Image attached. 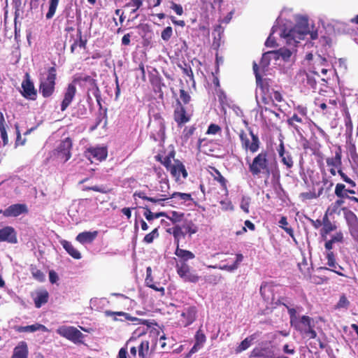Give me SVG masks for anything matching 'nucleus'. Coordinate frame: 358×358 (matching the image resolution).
I'll return each instance as SVG.
<instances>
[{
	"instance_id": "f257e3e1",
	"label": "nucleus",
	"mask_w": 358,
	"mask_h": 358,
	"mask_svg": "<svg viewBox=\"0 0 358 358\" xmlns=\"http://www.w3.org/2000/svg\"><path fill=\"white\" fill-rule=\"evenodd\" d=\"M268 154L266 151H262L257 155L252 161L248 157L245 160L248 169L253 177L265 176L268 178L271 175V167L268 160Z\"/></svg>"
},
{
	"instance_id": "f03ea898",
	"label": "nucleus",
	"mask_w": 358,
	"mask_h": 358,
	"mask_svg": "<svg viewBox=\"0 0 358 358\" xmlns=\"http://www.w3.org/2000/svg\"><path fill=\"white\" fill-rule=\"evenodd\" d=\"M73 83H78L80 87L87 88V101H91L90 93L94 95L96 98L97 103L101 107V90L97 85V81L90 76H78L73 79Z\"/></svg>"
},
{
	"instance_id": "7ed1b4c3",
	"label": "nucleus",
	"mask_w": 358,
	"mask_h": 358,
	"mask_svg": "<svg viewBox=\"0 0 358 358\" xmlns=\"http://www.w3.org/2000/svg\"><path fill=\"white\" fill-rule=\"evenodd\" d=\"M291 326L307 339H313L317 337V332L314 329L313 319L309 316H301Z\"/></svg>"
},
{
	"instance_id": "20e7f679",
	"label": "nucleus",
	"mask_w": 358,
	"mask_h": 358,
	"mask_svg": "<svg viewBox=\"0 0 358 358\" xmlns=\"http://www.w3.org/2000/svg\"><path fill=\"white\" fill-rule=\"evenodd\" d=\"M56 79V68L51 66L48 69L46 78L41 80L39 85V92L44 98H49L54 94L55 91Z\"/></svg>"
},
{
	"instance_id": "39448f33",
	"label": "nucleus",
	"mask_w": 358,
	"mask_h": 358,
	"mask_svg": "<svg viewBox=\"0 0 358 358\" xmlns=\"http://www.w3.org/2000/svg\"><path fill=\"white\" fill-rule=\"evenodd\" d=\"M248 131L251 137V141L249 139L243 129L240 130L238 133L241 147L246 152L250 151L252 153L257 152L261 145L259 138L257 134H254L250 127L248 128Z\"/></svg>"
},
{
	"instance_id": "423d86ee",
	"label": "nucleus",
	"mask_w": 358,
	"mask_h": 358,
	"mask_svg": "<svg viewBox=\"0 0 358 358\" xmlns=\"http://www.w3.org/2000/svg\"><path fill=\"white\" fill-rule=\"evenodd\" d=\"M342 150L341 146H338L335 151V156L334 157H329L327 159V164L329 167H335L338 169V173L342 180L348 183L351 187H356V182L350 178L341 169L342 166Z\"/></svg>"
},
{
	"instance_id": "0eeeda50",
	"label": "nucleus",
	"mask_w": 358,
	"mask_h": 358,
	"mask_svg": "<svg viewBox=\"0 0 358 358\" xmlns=\"http://www.w3.org/2000/svg\"><path fill=\"white\" fill-rule=\"evenodd\" d=\"M73 142L70 137L61 141L59 145L53 150V156L59 161L65 163L71 157Z\"/></svg>"
},
{
	"instance_id": "6e6552de",
	"label": "nucleus",
	"mask_w": 358,
	"mask_h": 358,
	"mask_svg": "<svg viewBox=\"0 0 358 358\" xmlns=\"http://www.w3.org/2000/svg\"><path fill=\"white\" fill-rule=\"evenodd\" d=\"M307 33V30H302L300 27L295 26L292 29H284L280 34V36L285 39L289 45L295 46L301 40L304 38V36Z\"/></svg>"
},
{
	"instance_id": "1a4fd4ad",
	"label": "nucleus",
	"mask_w": 358,
	"mask_h": 358,
	"mask_svg": "<svg viewBox=\"0 0 358 358\" xmlns=\"http://www.w3.org/2000/svg\"><path fill=\"white\" fill-rule=\"evenodd\" d=\"M56 332L74 343H82L84 334L76 327L73 326H61L59 327Z\"/></svg>"
},
{
	"instance_id": "9d476101",
	"label": "nucleus",
	"mask_w": 358,
	"mask_h": 358,
	"mask_svg": "<svg viewBox=\"0 0 358 358\" xmlns=\"http://www.w3.org/2000/svg\"><path fill=\"white\" fill-rule=\"evenodd\" d=\"M176 268L177 273L185 282L196 283L200 279V276L187 263H176Z\"/></svg>"
},
{
	"instance_id": "9b49d317",
	"label": "nucleus",
	"mask_w": 358,
	"mask_h": 358,
	"mask_svg": "<svg viewBox=\"0 0 358 358\" xmlns=\"http://www.w3.org/2000/svg\"><path fill=\"white\" fill-rule=\"evenodd\" d=\"M69 41L71 45V53L74 54L78 47L86 49L87 41L83 38L82 30L78 28L76 33H70L66 35V41Z\"/></svg>"
},
{
	"instance_id": "f8f14e48",
	"label": "nucleus",
	"mask_w": 358,
	"mask_h": 358,
	"mask_svg": "<svg viewBox=\"0 0 358 358\" xmlns=\"http://www.w3.org/2000/svg\"><path fill=\"white\" fill-rule=\"evenodd\" d=\"M274 291L275 287L268 283L263 284L260 287V294L264 300L272 306H277L281 305L282 301L285 299L275 300Z\"/></svg>"
},
{
	"instance_id": "ddd939ff",
	"label": "nucleus",
	"mask_w": 358,
	"mask_h": 358,
	"mask_svg": "<svg viewBox=\"0 0 358 358\" xmlns=\"http://www.w3.org/2000/svg\"><path fill=\"white\" fill-rule=\"evenodd\" d=\"M22 95L30 100L35 101L37 97V90L35 89L33 82L30 80L29 73H26L25 79L22 83Z\"/></svg>"
},
{
	"instance_id": "4468645a",
	"label": "nucleus",
	"mask_w": 358,
	"mask_h": 358,
	"mask_svg": "<svg viewBox=\"0 0 358 358\" xmlns=\"http://www.w3.org/2000/svg\"><path fill=\"white\" fill-rule=\"evenodd\" d=\"M173 118L178 126L180 127L190 120V116L187 114L184 106L178 99L173 112Z\"/></svg>"
},
{
	"instance_id": "2eb2a0df",
	"label": "nucleus",
	"mask_w": 358,
	"mask_h": 358,
	"mask_svg": "<svg viewBox=\"0 0 358 358\" xmlns=\"http://www.w3.org/2000/svg\"><path fill=\"white\" fill-rule=\"evenodd\" d=\"M28 208L24 203L12 204L3 210V216L6 217H17L28 213Z\"/></svg>"
},
{
	"instance_id": "dca6fc26",
	"label": "nucleus",
	"mask_w": 358,
	"mask_h": 358,
	"mask_svg": "<svg viewBox=\"0 0 358 358\" xmlns=\"http://www.w3.org/2000/svg\"><path fill=\"white\" fill-rule=\"evenodd\" d=\"M0 242L17 243V233L13 227L6 226L0 229Z\"/></svg>"
},
{
	"instance_id": "f3484780",
	"label": "nucleus",
	"mask_w": 358,
	"mask_h": 358,
	"mask_svg": "<svg viewBox=\"0 0 358 358\" xmlns=\"http://www.w3.org/2000/svg\"><path fill=\"white\" fill-rule=\"evenodd\" d=\"M76 87L73 83H69L66 89L64 99L61 103V110L64 111L70 106L76 94Z\"/></svg>"
},
{
	"instance_id": "a211bd4d",
	"label": "nucleus",
	"mask_w": 358,
	"mask_h": 358,
	"mask_svg": "<svg viewBox=\"0 0 358 358\" xmlns=\"http://www.w3.org/2000/svg\"><path fill=\"white\" fill-rule=\"evenodd\" d=\"M106 316H113V315H119V316H123L125 320L129 321H136L140 320V324L146 325L148 327H151L152 325L157 326L156 322H150L148 320H138L136 317L131 316L129 313L122 312V311H117V312H113L111 310H106L104 312Z\"/></svg>"
},
{
	"instance_id": "6ab92c4d",
	"label": "nucleus",
	"mask_w": 358,
	"mask_h": 358,
	"mask_svg": "<svg viewBox=\"0 0 358 358\" xmlns=\"http://www.w3.org/2000/svg\"><path fill=\"white\" fill-rule=\"evenodd\" d=\"M170 173L176 180L180 179V175H182L184 179L187 178L188 176L184 164L178 159L174 160V164H173V167L171 168Z\"/></svg>"
},
{
	"instance_id": "aec40b11",
	"label": "nucleus",
	"mask_w": 358,
	"mask_h": 358,
	"mask_svg": "<svg viewBox=\"0 0 358 358\" xmlns=\"http://www.w3.org/2000/svg\"><path fill=\"white\" fill-rule=\"evenodd\" d=\"M29 348L25 341H20L13 349L11 358H28Z\"/></svg>"
},
{
	"instance_id": "412c9836",
	"label": "nucleus",
	"mask_w": 358,
	"mask_h": 358,
	"mask_svg": "<svg viewBox=\"0 0 358 358\" xmlns=\"http://www.w3.org/2000/svg\"><path fill=\"white\" fill-rule=\"evenodd\" d=\"M174 254L179 259V262H177L176 263H187V261L192 259L195 257V255L193 252L189 250L180 248V245L176 246Z\"/></svg>"
},
{
	"instance_id": "4be33fe9",
	"label": "nucleus",
	"mask_w": 358,
	"mask_h": 358,
	"mask_svg": "<svg viewBox=\"0 0 358 358\" xmlns=\"http://www.w3.org/2000/svg\"><path fill=\"white\" fill-rule=\"evenodd\" d=\"M15 330L20 333L34 332L36 331H41L43 332L48 331V329L45 325L38 323L27 326H17L15 327Z\"/></svg>"
},
{
	"instance_id": "5701e85b",
	"label": "nucleus",
	"mask_w": 358,
	"mask_h": 358,
	"mask_svg": "<svg viewBox=\"0 0 358 358\" xmlns=\"http://www.w3.org/2000/svg\"><path fill=\"white\" fill-rule=\"evenodd\" d=\"M87 152L99 161L104 160L108 155L107 149L103 147L90 148Z\"/></svg>"
},
{
	"instance_id": "b1692460",
	"label": "nucleus",
	"mask_w": 358,
	"mask_h": 358,
	"mask_svg": "<svg viewBox=\"0 0 358 358\" xmlns=\"http://www.w3.org/2000/svg\"><path fill=\"white\" fill-rule=\"evenodd\" d=\"M98 236V231H84L78 234L76 241L79 243L84 244L87 243H92Z\"/></svg>"
},
{
	"instance_id": "393cba45",
	"label": "nucleus",
	"mask_w": 358,
	"mask_h": 358,
	"mask_svg": "<svg viewBox=\"0 0 358 358\" xmlns=\"http://www.w3.org/2000/svg\"><path fill=\"white\" fill-rule=\"evenodd\" d=\"M174 157H175V152L171 151L165 157H163V156L162 155L158 154L155 156V159L156 161H157V162H160L162 164H163L167 171H171V168L173 167V164H171V159H173Z\"/></svg>"
},
{
	"instance_id": "a878e982",
	"label": "nucleus",
	"mask_w": 358,
	"mask_h": 358,
	"mask_svg": "<svg viewBox=\"0 0 358 358\" xmlns=\"http://www.w3.org/2000/svg\"><path fill=\"white\" fill-rule=\"evenodd\" d=\"M341 210L348 227L358 222V217L352 210L347 207H343Z\"/></svg>"
},
{
	"instance_id": "bb28decb",
	"label": "nucleus",
	"mask_w": 358,
	"mask_h": 358,
	"mask_svg": "<svg viewBox=\"0 0 358 358\" xmlns=\"http://www.w3.org/2000/svg\"><path fill=\"white\" fill-rule=\"evenodd\" d=\"M62 245L73 258L80 259L81 258L80 252L75 248L72 243L68 241L64 240L61 242Z\"/></svg>"
},
{
	"instance_id": "cd10ccee",
	"label": "nucleus",
	"mask_w": 358,
	"mask_h": 358,
	"mask_svg": "<svg viewBox=\"0 0 358 358\" xmlns=\"http://www.w3.org/2000/svg\"><path fill=\"white\" fill-rule=\"evenodd\" d=\"M206 342V336L201 329H199L195 335V343L192 348L190 352L194 353L198 351Z\"/></svg>"
},
{
	"instance_id": "c85d7f7f",
	"label": "nucleus",
	"mask_w": 358,
	"mask_h": 358,
	"mask_svg": "<svg viewBox=\"0 0 358 358\" xmlns=\"http://www.w3.org/2000/svg\"><path fill=\"white\" fill-rule=\"evenodd\" d=\"M181 227H182L184 232L189 237L197 233L199 231V227L192 220H185Z\"/></svg>"
},
{
	"instance_id": "c756f323",
	"label": "nucleus",
	"mask_w": 358,
	"mask_h": 358,
	"mask_svg": "<svg viewBox=\"0 0 358 358\" xmlns=\"http://www.w3.org/2000/svg\"><path fill=\"white\" fill-rule=\"evenodd\" d=\"M197 310L195 306L188 307L185 312L182 313V316L187 319L185 326L191 324L196 317Z\"/></svg>"
},
{
	"instance_id": "7c9ffc66",
	"label": "nucleus",
	"mask_w": 358,
	"mask_h": 358,
	"mask_svg": "<svg viewBox=\"0 0 358 358\" xmlns=\"http://www.w3.org/2000/svg\"><path fill=\"white\" fill-rule=\"evenodd\" d=\"M49 294L46 290H42L37 292L36 296L34 298L35 306L38 308H41L48 301Z\"/></svg>"
},
{
	"instance_id": "2f4dec72",
	"label": "nucleus",
	"mask_w": 358,
	"mask_h": 358,
	"mask_svg": "<svg viewBox=\"0 0 358 358\" xmlns=\"http://www.w3.org/2000/svg\"><path fill=\"white\" fill-rule=\"evenodd\" d=\"M257 86L263 94H266L269 92L271 79L263 78L261 76H257L256 79Z\"/></svg>"
},
{
	"instance_id": "473e14b6",
	"label": "nucleus",
	"mask_w": 358,
	"mask_h": 358,
	"mask_svg": "<svg viewBox=\"0 0 358 358\" xmlns=\"http://www.w3.org/2000/svg\"><path fill=\"white\" fill-rule=\"evenodd\" d=\"M153 124L157 127L155 134L157 137L163 138L165 135V123L164 119L160 116L156 115Z\"/></svg>"
},
{
	"instance_id": "72a5a7b5",
	"label": "nucleus",
	"mask_w": 358,
	"mask_h": 358,
	"mask_svg": "<svg viewBox=\"0 0 358 358\" xmlns=\"http://www.w3.org/2000/svg\"><path fill=\"white\" fill-rule=\"evenodd\" d=\"M134 196H138L141 199H143L144 200L149 201L152 203H161L162 201H164L167 199V197L166 195H160L158 198H154V197H149L145 195V193L141 191L136 192L134 194Z\"/></svg>"
},
{
	"instance_id": "f704fd0d",
	"label": "nucleus",
	"mask_w": 358,
	"mask_h": 358,
	"mask_svg": "<svg viewBox=\"0 0 358 358\" xmlns=\"http://www.w3.org/2000/svg\"><path fill=\"white\" fill-rule=\"evenodd\" d=\"M256 338V334H252L248 337L245 338L243 341L241 342L238 346L236 348V352L240 353L247 350L250 345L252 341Z\"/></svg>"
},
{
	"instance_id": "c9c22d12",
	"label": "nucleus",
	"mask_w": 358,
	"mask_h": 358,
	"mask_svg": "<svg viewBox=\"0 0 358 358\" xmlns=\"http://www.w3.org/2000/svg\"><path fill=\"white\" fill-rule=\"evenodd\" d=\"M173 230V236L174 238V242L176 246L180 245V241L181 238H184L186 236V233L184 232L182 227L179 225H176L172 228Z\"/></svg>"
},
{
	"instance_id": "e433bc0d",
	"label": "nucleus",
	"mask_w": 358,
	"mask_h": 358,
	"mask_svg": "<svg viewBox=\"0 0 358 358\" xmlns=\"http://www.w3.org/2000/svg\"><path fill=\"white\" fill-rule=\"evenodd\" d=\"M143 208L145 209L143 215L146 220L148 221H151L154 219H157L161 217H168V214L166 212H158L154 213L151 212L150 209L148 206H145Z\"/></svg>"
},
{
	"instance_id": "4c0bfd02",
	"label": "nucleus",
	"mask_w": 358,
	"mask_h": 358,
	"mask_svg": "<svg viewBox=\"0 0 358 358\" xmlns=\"http://www.w3.org/2000/svg\"><path fill=\"white\" fill-rule=\"evenodd\" d=\"M150 348L148 341H142L138 345V354L139 358H147L149 355Z\"/></svg>"
},
{
	"instance_id": "58836bf2",
	"label": "nucleus",
	"mask_w": 358,
	"mask_h": 358,
	"mask_svg": "<svg viewBox=\"0 0 358 358\" xmlns=\"http://www.w3.org/2000/svg\"><path fill=\"white\" fill-rule=\"evenodd\" d=\"M338 228L336 222H331L329 224H326L324 227L320 230V235L323 239H326L327 236L331 232L336 231Z\"/></svg>"
},
{
	"instance_id": "ea45409f",
	"label": "nucleus",
	"mask_w": 358,
	"mask_h": 358,
	"mask_svg": "<svg viewBox=\"0 0 358 358\" xmlns=\"http://www.w3.org/2000/svg\"><path fill=\"white\" fill-rule=\"evenodd\" d=\"M30 271L33 278L38 282H43L45 280V275L42 271L38 269L36 265L30 266Z\"/></svg>"
},
{
	"instance_id": "a19ab883",
	"label": "nucleus",
	"mask_w": 358,
	"mask_h": 358,
	"mask_svg": "<svg viewBox=\"0 0 358 358\" xmlns=\"http://www.w3.org/2000/svg\"><path fill=\"white\" fill-rule=\"evenodd\" d=\"M348 189L343 183H337L335 187L334 194L338 198L348 197Z\"/></svg>"
},
{
	"instance_id": "79ce46f5",
	"label": "nucleus",
	"mask_w": 358,
	"mask_h": 358,
	"mask_svg": "<svg viewBox=\"0 0 358 358\" xmlns=\"http://www.w3.org/2000/svg\"><path fill=\"white\" fill-rule=\"evenodd\" d=\"M326 259L327 260V264L330 267V268H336V266H338V268L341 269V270H344L343 267L338 265L337 263H336V256L334 255V252H327L326 254Z\"/></svg>"
},
{
	"instance_id": "37998d69",
	"label": "nucleus",
	"mask_w": 358,
	"mask_h": 358,
	"mask_svg": "<svg viewBox=\"0 0 358 358\" xmlns=\"http://www.w3.org/2000/svg\"><path fill=\"white\" fill-rule=\"evenodd\" d=\"M287 124H289V126L294 128L296 131V132H298V133L300 132L299 127L296 124V123H302L303 120L300 117H299V115L297 114L294 113L291 117L287 119Z\"/></svg>"
},
{
	"instance_id": "c03bdc74",
	"label": "nucleus",
	"mask_w": 358,
	"mask_h": 358,
	"mask_svg": "<svg viewBox=\"0 0 358 358\" xmlns=\"http://www.w3.org/2000/svg\"><path fill=\"white\" fill-rule=\"evenodd\" d=\"M350 302L345 294H342L335 306V309H348Z\"/></svg>"
},
{
	"instance_id": "a18cd8bd",
	"label": "nucleus",
	"mask_w": 358,
	"mask_h": 358,
	"mask_svg": "<svg viewBox=\"0 0 358 358\" xmlns=\"http://www.w3.org/2000/svg\"><path fill=\"white\" fill-rule=\"evenodd\" d=\"M167 199L169 198L171 199H179L180 200H182L183 201H192V197L191 194L188 193H182V192H174L172 194H171L169 196H167Z\"/></svg>"
},
{
	"instance_id": "49530a36",
	"label": "nucleus",
	"mask_w": 358,
	"mask_h": 358,
	"mask_svg": "<svg viewBox=\"0 0 358 358\" xmlns=\"http://www.w3.org/2000/svg\"><path fill=\"white\" fill-rule=\"evenodd\" d=\"M280 227L282 228L292 238H294V230L291 227H288L287 217L282 216L279 221Z\"/></svg>"
},
{
	"instance_id": "de8ad7c7",
	"label": "nucleus",
	"mask_w": 358,
	"mask_h": 358,
	"mask_svg": "<svg viewBox=\"0 0 358 358\" xmlns=\"http://www.w3.org/2000/svg\"><path fill=\"white\" fill-rule=\"evenodd\" d=\"M59 0H50V6L48 13H46V18L51 19L57 10Z\"/></svg>"
},
{
	"instance_id": "09e8293b",
	"label": "nucleus",
	"mask_w": 358,
	"mask_h": 358,
	"mask_svg": "<svg viewBox=\"0 0 358 358\" xmlns=\"http://www.w3.org/2000/svg\"><path fill=\"white\" fill-rule=\"evenodd\" d=\"M159 236L158 228H155L151 232L145 236L143 242L147 244L152 243L155 238L159 237Z\"/></svg>"
},
{
	"instance_id": "8fccbe9b",
	"label": "nucleus",
	"mask_w": 358,
	"mask_h": 358,
	"mask_svg": "<svg viewBox=\"0 0 358 358\" xmlns=\"http://www.w3.org/2000/svg\"><path fill=\"white\" fill-rule=\"evenodd\" d=\"M184 215L185 214L183 213L172 211L171 212L170 215H168V217H166L170 220L173 223H176L182 221Z\"/></svg>"
},
{
	"instance_id": "3c124183",
	"label": "nucleus",
	"mask_w": 358,
	"mask_h": 358,
	"mask_svg": "<svg viewBox=\"0 0 358 358\" xmlns=\"http://www.w3.org/2000/svg\"><path fill=\"white\" fill-rule=\"evenodd\" d=\"M83 190H85V191L92 190L94 192H100V193H103V194H107L110 192V189H108L106 186H103V185H101L100 187L97 186V185L87 186V187H85Z\"/></svg>"
},
{
	"instance_id": "603ef678",
	"label": "nucleus",
	"mask_w": 358,
	"mask_h": 358,
	"mask_svg": "<svg viewBox=\"0 0 358 358\" xmlns=\"http://www.w3.org/2000/svg\"><path fill=\"white\" fill-rule=\"evenodd\" d=\"M280 157H281L282 163L285 164L287 169L292 168L294 165V162L292 155L289 152H287L286 154H285L282 156H280Z\"/></svg>"
},
{
	"instance_id": "864d4df0",
	"label": "nucleus",
	"mask_w": 358,
	"mask_h": 358,
	"mask_svg": "<svg viewBox=\"0 0 358 358\" xmlns=\"http://www.w3.org/2000/svg\"><path fill=\"white\" fill-rule=\"evenodd\" d=\"M281 305L285 306L289 315L290 318V324H292L296 320H297L300 317H298L296 315V310L294 308H290L287 305H286L282 301Z\"/></svg>"
},
{
	"instance_id": "5fc2aeb1",
	"label": "nucleus",
	"mask_w": 358,
	"mask_h": 358,
	"mask_svg": "<svg viewBox=\"0 0 358 358\" xmlns=\"http://www.w3.org/2000/svg\"><path fill=\"white\" fill-rule=\"evenodd\" d=\"M178 66L180 68L184 75L189 77L191 79L194 78L193 71L188 64L184 63L183 65L178 64Z\"/></svg>"
},
{
	"instance_id": "6e6d98bb",
	"label": "nucleus",
	"mask_w": 358,
	"mask_h": 358,
	"mask_svg": "<svg viewBox=\"0 0 358 358\" xmlns=\"http://www.w3.org/2000/svg\"><path fill=\"white\" fill-rule=\"evenodd\" d=\"M342 208L339 207L338 206L336 205L334 202L327 208V210H326V213L327 214H329L330 216L336 214L340 215Z\"/></svg>"
},
{
	"instance_id": "4d7b16f0",
	"label": "nucleus",
	"mask_w": 358,
	"mask_h": 358,
	"mask_svg": "<svg viewBox=\"0 0 358 358\" xmlns=\"http://www.w3.org/2000/svg\"><path fill=\"white\" fill-rule=\"evenodd\" d=\"M173 35L171 27H166L161 33V37L164 41H169Z\"/></svg>"
},
{
	"instance_id": "13d9d810",
	"label": "nucleus",
	"mask_w": 358,
	"mask_h": 358,
	"mask_svg": "<svg viewBox=\"0 0 358 358\" xmlns=\"http://www.w3.org/2000/svg\"><path fill=\"white\" fill-rule=\"evenodd\" d=\"M215 173L217 174V176L215 177V180H217L218 182H220V184L221 185L222 187L224 190H227V181L225 179V178L217 169H215Z\"/></svg>"
},
{
	"instance_id": "bf43d9fd",
	"label": "nucleus",
	"mask_w": 358,
	"mask_h": 358,
	"mask_svg": "<svg viewBox=\"0 0 358 358\" xmlns=\"http://www.w3.org/2000/svg\"><path fill=\"white\" fill-rule=\"evenodd\" d=\"M143 5V1H138L136 0H131L129 2H128L126 4V6L127 7H133L131 13H136Z\"/></svg>"
},
{
	"instance_id": "052dcab7",
	"label": "nucleus",
	"mask_w": 358,
	"mask_h": 358,
	"mask_svg": "<svg viewBox=\"0 0 358 358\" xmlns=\"http://www.w3.org/2000/svg\"><path fill=\"white\" fill-rule=\"evenodd\" d=\"M180 99L182 101L183 104H187L191 101V96L189 92L184 89L180 90Z\"/></svg>"
},
{
	"instance_id": "680f3d73",
	"label": "nucleus",
	"mask_w": 358,
	"mask_h": 358,
	"mask_svg": "<svg viewBox=\"0 0 358 358\" xmlns=\"http://www.w3.org/2000/svg\"><path fill=\"white\" fill-rule=\"evenodd\" d=\"M348 230L352 238L355 240H358V221L356 223L349 226Z\"/></svg>"
},
{
	"instance_id": "e2e57ef3",
	"label": "nucleus",
	"mask_w": 358,
	"mask_h": 358,
	"mask_svg": "<svg viewBox=\"0 0 358 358\" xmlns=\"http://www.w3.org/2000/svg\"><path fill=\"white\" fill-rule=\"evenodd\" d=\"M330 240L334 243H343L344 241L343 233L341 231H337L331 236Z\"/></svg>"
},
{
	"instance_id": "0e129e2a",
	"label": "nucleus",
	"mask_w": 358,
	"mask_h": 358,
	"mask_svg": "<svg viewBox=\"0 0 358 358\" xmlns=\"http://www.w3.org/2000/svg\"><path fill=\"white\" fill-rule=\"evenodd\" d=\"M220 131H221V127L219 125H217L216 124H210L208 126L206 134L215 135Z\"/></svg>"
},
{
	"instance_id": "69168bd1",
	"label": "nucleus",
	"mask_w": 358,
	"mask_h": 358,
	"mask_svg": "<svg viewBox=\"0 0 358 358\" xmlns=\"http://www.w3.org/2000/svg\"><path fill=\"white\" fill-rule=\"evenodd\" d=\"M319 41L320 45L324 48H329L331 45V38L329 36H322L320 37Z\"/></svg>"
},
{
	"instance_id": "338daca9",
	"label": "nucleus",
	"mask_w": 358,
	"mask_h": 358,
	"mask_svg": "<svg viewBox=\"0 0 358 358\" xmlns=\"http://www.w3.org/2000/svg\"><path fill=\"white\" fill-rule=\"evenodd\" d=\"M300 196L304 200H310L317 198L318 195H317L315 192H308L301 193Z\"/></svg>"
},
{
	"instance_id": "774afa93",
	"label": "nucleus",
	"mask_w": 358,
	"mask_h": 358,
	"mask_svg": "<svg viewBox=\"0 0 358 358\" xmlns=\"http://www.w3.org/2000/svg\"><path fill=\"white\" fill-rule=\"evenodd\" d=\"M171 8L178 15H182L183 14V8L180 4L172 2Z\"/></svg>"
}]
</instances>
